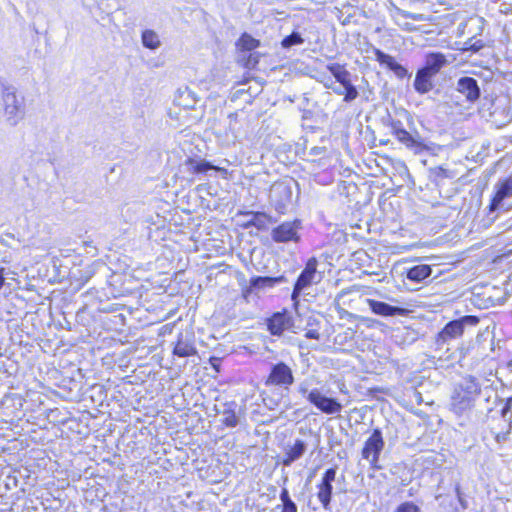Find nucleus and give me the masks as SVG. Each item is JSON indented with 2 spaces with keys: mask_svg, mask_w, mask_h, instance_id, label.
<instances>
[{
  "mask_svg": "<svg viewBox=\"0 0 512 512\" xmlns=\"http://www.w3.org/2000/svg\"><path fill=\"white\" fill-rule=\"evenodd\" d=\"M263 325L269 333L263 339L266 352H287L288 348L309 349L305 340L299 337V326L295 325L293 312L288 308L268 314L263 318Z\"/></svg>",
  "mask_w": 512,
  "mask_h": 512,
  "instance_id": "1",
  "label": "nucleus"
},
{
  "mask_svg": "<svg viewBox=\"0 0 512 512\" xmlns=\"http://www.w3.org/2000/svg\"><path fill=\"white\" fill-rule=\"evenodd\" d=\"M380 122L390 129V134L399 143L415 154L429 151L431 146H435L434 143L428 144L420 135L417 128V122L420 121L415 114L403 107L394 106L392 111L386 108L385 113L380 117Z\"/></svg>",
  "mask_w": 512,
  "mask_h": 512,
  "instance_id": "2",
  "label": "nucleus"
},
{
  "mask_svg": "<svg viewBox=\"0 0 512 512\" xmlns=\"http://www.w3.org/2000/svg\"><path fill=\"white\" fill-rule=\"evenodd\" d=\"M481 386L473 376L455 382L450 397V410L457 416H467L480 396Z\"/></svg>",
  "mask_w": 512,
  "mask_h": 512,
  "instance_id": "3",
  "label": "nucleus"
},
{
  "mask_svg": "<svg viewBox=\"0 0 512 512\" xmlns=\"http://www.w3.org/2000/svg\"><path fill=\"white\" fill-rule=\"evenodd\" d=\"M446 65L448 61L442 52H428L415 73L413 80L415 92L420 95L431 92L435 87V77Z\"/></svg>",
  "mask_w": 512,
  "mask_h": 512,
  "instance_id": "4",
  "label": "nucleus"
},
{
  "mask_svg": "<svg viewBox=\"0 0 512 512\" xmlns=\"http://www.w3.org/2000/svg\"><path fill=\"white\" fill-rule=\"evenodd\" d=\"M300 265L294 262L288 269L278 275L252 276L248 281L243 277L240 282L242 297L249 302L251 296H258L261 292L272 289L289 282V275L294 274Z\"/></svg>",
  "mask_w": 512,
  "mask_h": 512,
  "instance_id": "5",
  "label": "nucleus"
},
{
  "mask_svg": "<svg viewBox=\"0 0 512 512\" xmlns=\"http://www.w3.org/2000/svg\"><path fill=\"white\" fill-rule=\"evenodd\" d=\"M479 107L478 112L486 121L501 128L512 122V98L507 93H501L491 99L489 106Z\"/></svg>",
  "mask_w": 512,
  "mask_h": 512,
  "instance_id": "6",
  "label": "nucleus"
},
{
  "mask_svg": "<svg viewBox=\"0 0 512 512\" xmlns=\"http://www.w3.org/2000/svg\"><path fill=\"white\" fill-rule=\"evenodd\" d=\"M294 192H296L297 199L300 193V187L299 183L293 177L286 176L275 181L269 190L270 204L279 214H284L294 203Z\"/></svg>",
  "mask_w": 512,
  "mask_h": 512,
  "instance_id": "7",
  "label": "nucleus"
},
{
  "mask_svg": "<svg viewBox=\"0 0 512 512\" xmlns=\"http://www.w3.org/2000/svg\"><path fill=\"white\" fill-rule=\"evenodd\" d=\"M319 261L315 256L309 257L301 270L300 274L293 283L291 300L298 303L302 296L310 295L308 290L322 281L324 272L318 270Z\"/></svg>",
  "mask_w": 512,
  "mask_h": 512,
  "instance_id": "8",
  "label": "nucleus"
},
{
  "mask_svg": "<svg viewBox=\"0 0 512 512\" xmlns=\"http://www.w3.org/2000/svg\"><path fill=\"white\" fill-rule=\"evenodd\" d=\"M262 46L260 39L255 38L248 32H242L235 41V61L241 67L253 70L256 69L261 58L257 51Z\"/></svg>",
  "mask_w": 512,
  "mask_h": 512,
  "instance_id": "9",
  "label": "nucleus"
},
{
  "mask_svg": "<svg viewBox=\"0 0 512 512\" xmlns=\"http://www.w3.org/2000/svg\"><path fill=\"white\" fill-rule=\"evenodd\" d=\"M512 197V173L505 178L499 179L494 187V194L488 205L486 221L488 224L494 223L499 217L500 212H507L512 208L508 199Z\"/></svg>",
  "mask_w": 512,
  "mask_h": 512,
  "instance_id": "10",
  "label": "nucleus"
},
{
  "mask_svg": "<svg viewBox=\"0 0 512 512\" xmlns=\"http://www.w3.org/2000/svg\"><path fill=\"white\" fill-rule=\"evenodd\" d=\"M0 87L4 104L6 121L10 126H16L24 118L25 106L23 98L18 99L17 89L0 79Z\"/></svg>",
  "mask_w": 512,
  "mask_h": 512,
  "instance_id": "11",
  "label": "nucleus"
},
{
  "mask_svg": "<svg viewBox=\"0 0 512 512\" xmlns=\"http://www.w3.org/2000/svg\"><path fill=\"white\" fill-rule=\"evenodd\" d=\"M512 431V398H508L501 409V417L492 419L489 433L497 445L501 446L508 441Z\"/></svg>",
  "mask_w": 512,
  "mask_h": 512,
  "instance_id": "12",
  "label": "nucleus"
},
{
  "mask_svg": "<svg viewBox=\"0 0 512 512\" xmlns=\"http://www.w3.org/2000/svg\"><path fill=\"white\" fill-rule=\"evenodd\" d=\"M427 178L429 182L437 188L441 196L444 192L445 195L443 197L449 198L453 192L452 186L457 181V172L445 166L438 165L428 168Z\"/></svg>",
  "mask_w": 512,
  "mask_h": 512,
  "instance_id": "13",
  "label": "nucleus"
},
{
  "mask_svg": "<svg viewBox=\"0 0 512 512\" xmlns=\"http://www.w3.org/2000/svg\"><path fill=\"white\" fill-rule=\"evenodd\" d=\"M485 81L469 75L460 76L455 83V91L464 97L469 105L477 104L483 94Z\"/></svg>",
  "mask_w": 512,
  "mask_h": 512,
  "instance_id": "14",
  "label": "nucleus"
},
{
  "mask_svg": "<svg viewBox=\"0 0 512 512\" xmlns=\"http://www.w3.org/2000/svg\"><path fill=\"white\" fill-rule=\"evenodd\" d=\"M303 229L302 220L295 218L292 221H284L273 227L270 233L271 239L275 243H300Z\"/></svg>",
  "mask_w": 512,
  "mask_h": 512,
  "instance_id": "15",
  "label": "nucleus"
},
{
  "mask_svg": "<svg viewBox=\"0 0 512 512\" xmlns=\"http://www.w3.org/2000/svg\"><path fill=\"white\" fill-rule=\"evenodd\" d=\"M326 69L338 82H341L344 85V102L351 103L359 97L358 87L352 83L351 73L345 68L344 65L333 62L327 64Z\"/></svg>",
  "mask_w": 512,
  "mask_h": 512,
  "instance_id": "16",
  "label": "nucleus"
},
{
  "mask_svg": "<svg viewBox=\"0 0 512 512\" xmlns=\"http://www.w3.org/2000/svg\"><path fill=\"white\" fill-rule=\"evenodd\" d=\"M384 445L382 431L379 428H375L365 441L361 451L362 458L370 463L372 469H380L378 461Z\"/></svg>",
  "mask_w": 512,
  "mask_h": 512,
  "instance_id": "17",
  "label": "nucleus"
},
{
  "mask_svg": "<svg viewBox=\"0 0 512 512\" xmlns=\"http://www.w3.org/2000/svg\"><path fill=\"white\" fill-rule=\"evenodd\" d=\"M371 53L373 55V59L376 60L381 67L393 72L397 78L403 80L410 79L412 77V72L409 71L406 66L398 62L394 56L374 46L371 49Z\"/></svg>",
  "mask_w": 512,
  "mask_h": 512,
  "instance_id": "18",
  "label": "nucleus"
},
{
  "mask_svg": "<svg viewBox=\"0 0 512 512\" xmlns=\"http://www.w3.org/2000/svg\"><path fill=\"white\" fill-rule=\"evenodd\" d=\"M434 266L425 263H419L405 268L402 272L405 285L408 283L417 285L425 284L433 278Z\"/></svg>",
  "mask_w": 512,
  "mask_h": 512,
  "instance_id": "19",
  "label": "nucleus"
},
{
  "mask_svg": "<svg viewBox=\"0 0 512 512\" xmlns=\"http://www.w3.org/2000/svg\"><path fill=\"white\" fill-rule=\"evenodd\" d=\"M337 473V467L328 468L322 476L321 482L318 484L317 497L323 508L328 510L332 499L333 485Z\"/></svg>",
  "mask_w": 512,
  "mask_h": 512,
  "instance_id": "20",
  "label": "nucleus"
},
{
  "mask_svg": "<svg viewBox=\"0 0 512 512\" xmlns=\"http://www.w3.org/2000/svg\"><path fill=\"white\" fill-rule=\"evenodd\" d=\"M466 318L467 316L449 321L438 332L436 338V343L438 345L437 349H442L441 344L456 339L463 334L466 327Z\"/></svg>",
  "mask_w": 512,
  "mask_h": 512,
  "instance_id": "21",
  "label": "nucleus"
},
{
  "mask_svg": "<svg viewBox=\"0 0 512 512\" xmlns=\"http://www.w3.org/2000/svg\"><path fill=\"white\" fill-rule=\"evenodd\" d=\"M307 399L317 409L326 414H335L342 409V405L335 398L323 395L318 389L311 390Z\"/></svg>",
  "mask_w": 512,
  "mask_h": 512,
  "instance_id": "22",
  "label": "nucleus"
},
{
  "mask_svg": "<svg viewBox=\"0 0 512 512\" xmlns=\"http://www.w3.org/2000/svg\"><path fill=\"white\" fill-rule=\"evenodd\" d=\"M294 382L292 370L283 362L272 365L267 384L287 387Z\"/></svg>",
  "mask_w": 512,
  "mask_h": 512,
  "instance_id": "23",
  "label": "nucleus"
},
{
  "mask_svg": "<svg viewBox=\"0 0 512 512\" xmlns=\"http://www.w3.org/2000/svg\"><path fill=\"white\" fill-rule=\"evenodd\" d=\"M184 166L193 175H211L215 171V166L212 162L199 156L187 157Z\"/></svg>",
  "mask_w": 512,
  "mask_h": 512,
  "instance_id": "24",
  "label": "nucleus"
},
{
  "mask_svg": "<svg viewBox=\"0 0 512 512\" xmlns=\"http://www.w3.org/2000/svg\"><path fill=\"white\" fill-rule=\"evenodd\" d=\"M198 100L197 94L188 86H185L177 89L174 97V104L190 110L195 108Z\"/></svg>",
  "mask_w": 512,
  "mask_h": 512,
  "instance_id": "25",
  "label": "nucleus"
},
{
  "mask_svg": "<svg viewBox=\"0 0 512 512\" xmlns=\"http://www.w3.org/2000/svg\"><path fill=\"white\" fill-rule=\"evenodd\" d=\"M365 302L367 303L369 309L376 315L389 317L398 315L401 307L391 305L384 301L374 300L366 298Z\"/></svg>",
  "mask_w": 512,
  "mask_h": 512,
  "instance_id": "26",
  "label": "nucleus"
},
{
  "mask_svg": "<svg viewBox=\"0 0 512 512\" xmlns=\"http://www.w3.org/2000/svg\"><path fill=\"white\" fill-rule=\"evenodd\" d=\"M250 219L247 220L245 227H255L258 231H267L269 224L276 222L270 215L265 212L251 211Z\"/></svg>",
  "mask_w": 512,
  "mask_h": 512,
  "instance_id": "27",
  "label": "nucleus"
},
{
  "mask_svg": "<svg viewBox=\"0 0 512 512\" xmlns=\"http://www.w3.org/2000/svg\"><path fill=\"white\" fill-rule=\"evenodd\" d=\"M307 449L306 443L297 439L292 446H289L285 451V456L282 460V464L289 467L293 462L300 459Z\"/></svg>",
  "mask_w": 512,
  "mask_h": 512,
  "instance_id": "28",
  "label": "nucleus"
},
{
  "mask_svg": "<svg viewBox=\"0 0 512 512\" xmlns=\"http://www.w3.org/2000/svg\"><path fill=\"white\" fill-rule=\"evenodd\" d=\"M237 404L229 402L224 404L222 413V423L229 428H234L239 424V417L236 413Z\"/></svg>",
  "mask_w": 512,
  "mask_h": 512,
  "instance_id": "29",
  "label": "nucleus"
},
{
  "mask_svg": "<svg viewBox=\"0 0 512 512\" xmlns=\"http://www.w3.org/2000/svg\"><path fill=\"white\" fill-rule=\"evenodd\" d=\"M141 44L144 48L155 51L161 46L162 42L155 30L146 28L141 32Z\"/></svg>",
  "mask_w": 512,
  "mask_h": 512,
  "instance_id": "30",
  "label": "nucleus"
},
{
  "mask_svg": "<svg viewBox=\"0 0 512 512\" xmlns=\"http://www.w3.org/2000/svg\"><path fill=\"white\" fill-rule=\"evenodd\" d=\"M478 22L480 23V25H479V29H480L479 35H481L482 31L484 29V26H483L484 25V19L482 17H480L478 19ZM477 35H478V33L476 35L470 37L465 42V49L468 50V51H471L472 53H478L483 48L486 47V43L482 39H478Z\"/></svg>",
  "mask_w": 512,
  "mask_h": 512,
  "instance_id": "31",
  "label": "nucleus"
},
{
  "mask_svg": "<svg viewBox=\"0 0 512 512\" xmlns=\"http://www.w3.org/2000/svg\"><path fill=\"white\" fill-rule=\"evenodd\" d=\"M305 39L300 31L294 29L289 35H286L281 40V47L285 50H289L294 46H299L304 43Z\"/></svg>",
  "mask_w": 512,
  "mask_h": 512,
  "instance_id": "32",
  "label": "nucleus"
},
{
  "mask_svg": "<svg viewBox=\"0 0 512 512\" xmlns=\"http://www.w3.org/2000/svg\"><path fill=\"white\" fill-rule=\"evenodd\" d=\"M279 499L281 504L276 506V509H281V512H297V505L291 499L287 488H282Z\"/></svg>",
  "mask_w": 512,
  "mask_h": 512,
  "instance_id": "33",
  "label": "nucleus"
},
{
  "mask_svg": "<svg viewBox=\"0 0 512 512\" xmlns=\"http://www.w3.org/2000/svg\"><path fill=\"white\" fill-rule=\"evenodd\" d=\"M1 405L4 409L13 408L11 413L20 410L23 406V399L18 394L5 395L1 401Z\"/></svg>",
  "mask_w": 512,
  "mask_h": 512,
  "instance_id": "34",
  "label": "nucleus"
},
{
  "mask_svg": "<svg viewBox=\"0 0 512 512\" xmlns=\"http://www.w3.org/2000/svg\"><path fill=\"white\" fill-rule=\"evenodd\" d=\"M76 322L82 326H89L91 323V315L88 312L87 306L84 305L80 308L75 315Z\"/></svg>",
  "mask_w": 512,
  "mask_h": 512,
  "instance_id": "35",
  "label": "nucleus"
},
{
  "mask_svg": "<svg viewBox=\"0 0 512 512\" xmlns=\"http://www.w3.org/2000/svg\"><path fill=\"white\" fill-rule=\"evenodd\" d=\"M393 512H422L421 508L413 501H405L399 504Z\"/></svg>",
  "mask_w": 512,
  "mask_h": 512,
  "instance_id": "36",
  "label": "nucleus"
},
{
  "mask_svg": "<svg viewBox=\"0 0 512 512\" xmlns=\"http://www.w3.org/2000/svg\"><path fill=\"white\" fill-rule=\"evenodd\" d=\"M316 80L324 85L325 88L329 89L333 85L334 77L330 73V75L326 73H320Z\"/></svg>",
  "mask_w": 512,
  "mask_h": 512,
  "instance_id": "37",
  "label": "nucleus"
},
{
  "mask_svg": "<svg viewBox=\"0 0 512 512\" xmlns=\"http://www.w3.org/2000/svg\"><path fill=\"white\" fill-rule=\"evenodd\" d=\"M455 494L462 510H466L468 508V502L465 499L463 492L461 491L460 485L458 484L455 486Z\"/></svg>",
  "mask_w": 512,
  "mask_h": 512,
  "instance_id": "38",
  "label": "nucleus"
},
{
  "mask_svg": "<svg viewBox=\"0 0 512 512\" xmlns=\"http://www.w3.org/2000/svg\"><path fill=\"white\" fill-rule=\"evenodd\" d=\"M450 356H451V355H449V356L447 357L446 361H448V360H449ZM428 361H429L430 363H432V364L435 366V369H443V368H446V367L448 368V367H449V364H447V365H446V364H445V360H442V358H441V357H440V358H438V359H436V358H435V356L433 355V356L431 357V359H429Z\"/></svg>",
  "mask_w": 512,
  "mask_h": 512,
  "instance_id": "39",
  "label": "nucleus"
},
{
  "mask_svg": "<svg viewBox=\"0 0 512 512\" xmlns=\"http://www.w3.org/2000/svg\"><path fill=\"white\" fill-rule=\"evenodd\" d=\"M327 152V148L324 146H314L312 147L308 154L310 156H324Z\"/></svg>",
  "mask_w": 512,
  "mask_h": 512,
  "instance_id": "40",
  "label": "nucleus"
},
{
  "mask_svg": "<svg viewBox=\"0 0 512 512\" xmlns=\"http://www.w3.org/2000/svg\"><path fill=\"white\" fill-rule=\"evenodd\" d=\"M303 337L306 338V339L319 340V338H320L319 328H310V329H308L305 332V334L303 335Z\"/></svg>",
  "mask_w": 512,
  "mask_h": 512,
  "instance_id": "41",
  "label": "nucleus"
},
{
  "mask_svg": "<svg viewBox=\"0 0 512 512\" xmlns=\"http://www.w3.org/2000/svg\"><path fill=\"white\" fill-rule=\"evenodd\" d=\"M343 86L344 85L341 82H338L334 78L333 85L329 89H331L335 94L343 96V93H344Z\"/></svg>",
  "mask_w": 512,
  "mask_h": 512,
  "instance_id": "42",
  "label": "nucleus"
},
{
  "mask_svg": "<svg viewBox=\"0 0 512 512\" xmlns=\"http://www.w3.org/2000/svg\"><path fill=\"white\" fill-rule=\"evenodd\" d=\"M403 169L405 171V174H406V185L409 187V188H414L416 183H415V179L413 178V176L409 173V170L407 168V166L405 164H403Z\"/></svg>",
  "mask_w": 512,
  "mask_h": 512,
  "instance_id": "43",
  "label": "nucleus"
},
{
  "mask_svg": "<svg viewBox=\"0 0 512 512\" xmlns=\"http://www.w3.org/2000/svg\"><path fill=\"white\" fill-rule=\"evenodd\" d=\"M335 305H336L339 317L341 319H344V318H349L350 319V318H355L356 317L354 314H352V313L348 312L347 310L341 308L337 302H336Z\"/></svg>",
  "mask_w": 512,
  "mask_h": 512,
  "instance_id": "44",
  "label": "nucleus"
},
{
  "mask_svg": "<svg viewBox=\"0 0 512 512\" xmlns=\"http://www.w3.org/2000/svg\"><path fill=\"white\" fill-rule=\"evenodd\" d=\"M319 326L320 321L317 318L311 316L307 319V327L319 328Z\"/></svg>",
  "mask_w": 512,
  "mask_h": 512,
  "instance_id": "45",
  "label": "nucleus"
},
{
  "mask_svg": "<svg viewBox=\"0 0 512 512\" xmlns=\"http://www.w3.org/2000/svg\"><path fill=\"white\" fill-rule=\"evenodd\" d=\"M404 16L406 18H410L412 20H415V21H421L423 20V15L422 14H414V13H405Z\"/></svg>",
  "mask_w": 512,
  "mask_h": 512,
  "instance_id": "46",
  "label": "nucleus"
},
{
  "mask_svg": "<svg viewBox=\"0 0 512 512\" xmlns=\"http://www.w3.org/2000/svg\"><path fill=\"white\" fill-rule=\"evenodd\" d=\"M361 321L365 322L367 327H374L375 324H378V321L365 317H361Z\"/></svg>",
  "mask_w": 512,
  "mask_h": 512,
  "instance_id": "47",
  "label": "nucleus"
},
{
  "mask_svg": "<svg viewBox=\"0 0 512 512\" xmlns=\"http://www.w3.org/2000/svg\"><path fill=\"white\" fill-rule=\"evenodd\" d=\"M321 257H323L325 261H327L329 264H331V260L333 259V257L331 254H329L328 251L323 252L321 254Z\"/></svg>",
  "mask_w": 512,
  "mask_h": 512,
  "instance_id": "48",
  "label": "nucleus"
},
{
  "mask_svg": "<svg viewBox=\"0 0 512 512\" xmlns=\"http://www.w3.org/2000/svg\"><path fill=\"white\" fill-rule=\"evenodd\" d=\"M172 330L173 328L170 327L169 325H164L162 328H161V331H162V335H165V334H171L172 333Z\"/></svg>",
  "mask_w": 512,
  "mask_h": 512,
  "instance_id": "49",
  "label": "nucleus"
},
{
  "mask_svg": "<svg viewBox=\"0 0 512 512\" xmlns=\"http://www.w3.org/2000/svg\"><path fill=\"white\" fill-rule=\"evenodd\" d=\"M299 392L302 394V395H308L309 391H308V388L306 386V384L302 383L300 384L299 386Z\"/></svg>",
  "mask_w": 512,
  "mask_h": 512,
  "instance_id": "50",
  "label": "nucleus"
},
{
  "mask_svg": "<svg viewBox=\"0 0 512 512\" xmlns=\"http://www.w3.org/2000/svg\"><path fill=\"white\" fill-rule=\"evenodd\" d=\"M218 361H219V358H216V357H211L210 358V362L212 364V366L214 367V369H216L217 371L219 370V364H218Z\"/></svg>",
  "mask_w": 512,
  "mask_h": 512,
  "instance_id": "51",
  "label": "nucleus"
},
{
  "mask_svg": "<svg viewBox=\"0 0 512 512\" xmlns=\"http://www.w3.org/2000/svg\"><path fill=\"white\" fill-rule=\"evenodd\" d=\"M228 118L230 120V123L231 122H237L238 120V113L237 112H232L228 115Z\"/></svg>",
  "mask_w": 512,
  "mask_h": 512,
  "instance_id": "52",
  "label": "nucleus"
},
{
  "mask_svg": "<svg viewBox=\"0 0 512 512\" xmlns=\"http://www.w3.org/2000/svg\"><path fill=\"white\" fill-rule=\"evenodd\" d=\"M249 90H250V88L247 90V92H248ZM245 92H246V90H244V89H239V90H237V91L234 93V95H233V97H232V100H234V99H236V98H239V97H240V95H242V94H243V93H245Z\"/></svg>",
  "mask_w": 512,
  "mask_h": 512,
  "instance_id": "53",
  "label": "nucleus"
},
{
  "mask_svg": "<svg viewBox=\"0 0 512 512\" xmlns=\"http://www.w3.org/2000/svg\"><path fill=\"white\" fill-rule=\"evenodd\" d=\"M227 30L231 31L232 36L236 35V28L233 24H228L225 26Z\"/></svg>",
  "mask_w": 512,
  "mask_h": 512,
  "instance_id": "54",
  "label": "nucleus"
},
{
  "mask_svg": "<svg viewBox=\"0 0 512 512\" xmlns=\"http://www.w3.org/2000/svg\"><path fill=\"white\" fill-rule=\"evenodd\" d=\"M173 353H176V352H186L185 350H182L181 348H179L178 346H175L172 350ZM188 352H197L196 348H192L191 350H189Z\"/></svg>",
  "mask_w": 512,
  "mask_h": 512,
  "instance_id": "55",
  "label": "nucleus"
},
{
  "mask_svg": "<svg viewBox=\"0 0 512 512\" xmlns=\"http://www.w3.org/2000/svg\"><path fill=\"white\" fill-rule=\"evenodd\" d=\"M431 92H433L434 96H430L429 98L435 101V96L439 95L441 93V90L439 88H434Z\"/></svg>",
  "mask_w": 512,
  "mask_h": 512,
  "instance_id": "56",
  "label": "nucleus"
},
{
  "mask_svg": "<svg viewBox=\"0 0 512 512\" xmlns=\"http://www.w3.org/2000/svg\"><path fill=\"white\" fill-rule=\"evenodd\" d=\"M113 305H109L108 307H104L100 309L101 312H112L114 309L112 307Z\"/></svg>",
  "mask_w": 512,
  "mask_h": 512,
  "instance_id": "57",
  "label": "nucleus"
},
{
  "mask_svg": "<svg viewBox=\"0 0 512 512\" xmlns=\"http://www.w3.org/2000/svg\"><path fill=\"white\" fill-rule=\"evenodd\" d=\"M346 293H347L346 290H342L341 292H339L336 297V301H338L340 298H342Z\"/></svg>",
  "mask_w": 512,
  "mask_h": 512,
  "instance_id": "58",
  "label": "nucleus"
},
{
  "mask_svg": "<svg viewBox=\"0 0 512 512\" xmlns=\"http://www.w3.org/2000/svg\"><path fill=\"white\" fill-rule=\"evenodd\" d=\"M116 318L119 319L120 322L124 323L125 321V316L123 314H118L115 316Z\"/></svg>",
  "mask_w": 512,
  "mask_h": 512,
  "instance_id": "59",
  "label": "nucleus"
},
{
  "mask_svg": "<svg viewBox=\"0 0 512 512\" xmlns=\"http://www.w3.org/2000/svg\"><path fill=\"white\" fill-rule=\"evenodd\" d=\"M156 232L159 233V235L160 234L165 235V231L163 229H160V227H157ZM162 238H164V236H162Z\"/></svg>",
  "mask_w": 512,
  "mask_h": 512,
  "instance_id": "60",
  "label": "nucleus"
},
{
  "mask_svg": "<svg viewBox=\"0 0 512 512\" xmlns=\"http://www.w3.org/2000/svg\"><path fill=\"white\" fill-rule=\"evenodd\" d=\"M441 106L450 107V105H449V103H448V102H442V103H439V104H438V107H441Z\"/></svg>",
  "mask_w": 512,
  "mask_h": 512,
  "instance_id": "61",
  "label": "nucleus"
},
{
  "mask_svg": "<svg viewBox=\"0 0 512 512\" xmlns=\"http://www.w3.org/2000/svg\"><path fill=\"white\" fill-rule=\"evenodd\" d=\"M303 103H305L307 105L309 103V98L304 96Z\"/></svg>",
  "mask_w": 512,
  "mask_h": 512,
  "instance_id": "62",
  "label": "nucleus"
},
{
  "mask_svg": "<svg viewBox=\"0 0 512 512\" xmlns=\"http://www.w3.org/2000/svg\"><path fill=\"white\" fill-rule=\"evenodd\" d=\"M339 352L345 353V352H350V351L348 349H345V348H340Z\"/></svg>",
  "mask_w": 512,
  "mask_h": 512,
  "instance_id": "63",
  "label": "nucleus"
},
{
  "mask_svg": "<svg viewBox=\"0 0 512 512\" xmlns=\"http://www.w3.org/2000/svg\"><path fill=\"white\" fill-rule=\"evenodd\" d=\"M123 352H125V353L132 352V348L129 347L126 350H124Z\"/></svg>",
  "mask_w": 512,
  "mask_h": 512,
  "instance_id": "64",
  "label": "nucleus"
}]
</instances>
